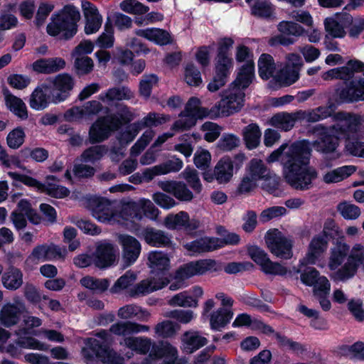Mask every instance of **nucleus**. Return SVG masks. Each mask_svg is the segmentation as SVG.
<instances>
[{
    "mask_svg": "<svg viewBox=\"0 0 364 364\" xmlns=\"http://www.w3.org/2000/svg\"><path fill=\"white\" fill-rule=\"evenodd\" d=\"M207 343V339L197 331H187L181 337V349L192 353Z\"/></svg>",
    "mask_w": 364,
    "mask_h": 364,
    "instance_id": "obj_37",
    "label": "nucleus"
},
{
    "mask_svg": "<svg viewBox=\"0 0 364 364\" xmlns=\"http://www.w3.org/2000/svg\"><path fill=\"white\" fill-rule=\"evenodd\" d=\"M50 103L58 104V102L53 100L51 86L46 82L38 86L30 96L29 105L33 109L43 110Z\"/></svg>",
    "mask_w": 364,
    "mask_h": 364,
    "instance_id": "obj_26",
    "label": "nucleus"
},
{
    "mask_svg": "<svg viewBox=\"0 0 364 364\" xmlns=\"http://www.w3.org/2000/svg\"><path fill=\"white\" fill-rule=\"evenodd\" d=\"M311 147L313 143L305 140L290 146L284 144L267 157V161L273 163L280 160L288 183L296 189H309L318 176L316 170L309 166Z\"/></svg>",
    "mask_w": 364,
    "mask_h": 364,
    "instance_id": "obj_1",
    "label": "nucleus"
},
{
    "mask_svg": "<svg viewBox=\"0 0 364 364\" xmlns=\"http://www.w3.org/2000/svg\"><path fill=\"white\" fill-rule=\"evenodd\" d=\"M168 304L172 306L196 307L198 301L189 295L187 291H183L172 296L168 301Z\"/></svg>",
    "mask_w": 364,
    "mask_h": 364,
    "instance_id": "obj_54",
    "label": "nucleus"
},
{
    "mask_svg": "<svg viewBox=\"0 0 364 364\" xmlns=\"http://www.w3.org/2000/svg\"><path fill=\"white\" fill-rule=\"evenodd\" d=\"M134 93L127 87H112L99 95V99L105 104L111 105L117 101L130 100Z\"/></svg>",
    "mask_w": 364,
    "mask_h": 364,
    "instance_id": "obj_34",
    "label": "nucleus"
},
{
    "mask_svg": "<svg viewBox=\"0 0 364 364\" xmlns=\"http://www.w3.org/2000/svg\"><path fill=\"white\" fill-rule=\"evenodd\" d=\"M233 315L232 310L228 308H219L216 311H213L208 317L210 328L220 331L230 323Z\"/></svg>",
    "mask_w": 364,
    "mask_h": 364,
    "instance_id": "obj_39",
    "label": "nucleus"
},
{
    "mask_svg": "<svg viewBox=\"0 0 364 364\" xmlns=\"http://www.w3.org/2000/svg\"><path fill=\"white\" fill-rule=\"evenodd\" d=\"M126 347L140 354H149L144 358L141 364H156L161 358H175L178 355L177 349L168 343L156 345L147 337H129L124 340Z\"/></svg>",
    "mask_w": 364,
    "mask_h": 364,
    "instance_id": "obj_6",
    "label": "nucleus"
},
{
    "mask_svg": "<svg viewBox=\"0 0 364 364\" xmlns=\"http://www.w3.org/2000/svg\"><path fill=\"white\" fill-rule=\"evenodd\" d=\"M183 80L189 86L199 87L203 84V78L199 69L193 63H188L183 69Z\"/></svg>",
    "mask_w": 364,
    "mask_h": 364,
    "instance_id": "obj_50",
    "label": "nucleus"
},
{
    "mask_svg": "<svg viewBox=\"0 0 364 364\" xmlns=\"http://www.w3.org/2000/svg\"><path fill=\"white\" fill-rule=\"evenodd\" d=\"M355 171L356 167L352 165L340 166L323 171L321 180L326 184L337 183L350 176Z\"/></svg>",
    "mask_w": 364,
    "mask_h": 364,
    "instance_id": "obj_33",
    "label": "nucleus"
},
{
    "mask_svg": "<svg viewBox=\"0 0 364 364\" xmlns=\"http://www.w3.org/2000/svg\"><path fill=\"white\" fill-rule=\"evenodd\" d=\"M334 126H335V124L333 127L328 128V129L322 127V130H323L322 137L320 141H316L313 143L314 148L316 151L323 152V153L333 152L336 149V148L338 145V141L341 139H347L346 144V151L353 156L364 157V143L358 141H351L350 140L351 137L353 138L355 136H358L356 134H355L354 136L350 135L349 136L341 137V138L338 139H337V145H336L335 149L332 150L331 151H321L317 149L318 144L323 145L326 144V145H328L331 140L335 138V133L331 132V130L333 128Z\"/></svg>",
    "mask_w": 364,
    "mask_h": 364,
    "instance_id": "obj_18",
    "label": "nucleus"
},
{
    "mask_svg": "<svg viewBox=\"0 0 364 364\" xmlns=\"http://www.w3.org/2000/svg\"><path fill=\"white\" fill-rule=\"evenodd\" d=\"M277 29L281 33L296 37L304 35L306 31L303 26L290 21H281L277 26Z\"/></svg>",
    "mask_w": 364,
    "mask_h": 364,
    "instance_id": "obj_55",
    "label": "nucleus"
},
{
    "mask_svg": "<svg viewBox=\"0 0 364 364\" xmlns=\"http://www.w3.org/2000/svg\"><path fill=\"white\" fill-rule=\"evenodd\" d=\"M55 178L53 176H48L47 181L43 185V191L41 193H46L47 195L54 197L62 198L66 197L69 195V190L58 184L55 182H50V181H54Z\"/></svg>",
    "mask_w": 364,
    "mask_h": 364,
    "instance_id": "obj_51",
    "label": "nucleus"
},
{
    "mask_svg": "<svg viewBox=\"0 0 364 364\" xmlns=\"http://www.w3.org/2000/svg\"><path fill=\"white\" fill-rule=\"evenodd\" d=\"M233 327L250 326L252 329L260 331L264 333H270L273 332L272 328L264 323L262 321L252 318L247 314H240L237 315L232 323Z\"/></svg>",
    "mask_w": 364,
    "mask_h": 364,
    "instance_id": "obj_40",
    "label": "nucleus"
},
{
    "mask_svg": "<svg viewBox=\"0 0 364 364\" xmlns=\"http://www.w3.org/2000/svg\"><path fill=\"white\" fill-rule=\"evenodd\" d=\"M159 187L164 191L172 194L181 201H191L193 198V193L187 186L181 181H161L158 183Z\"/></svg>",
    "mask_w": 364,
    "mask_h": 364,
    "instance_id": "obj_29",
    "label": "nucleus"
},
{
    "mask_svg": "<svg viewBox=\"0 0 364 364\" xmlns=\"http://www.w3.org/2000/svg\"><path fill=\"white\" fill-rule=\"evenodd\" d=\"M143 237L145 241L151 246L165 247L171 244V239L168 235L161 230H155L152 228L144 229Z\"/></svg>",
    "mask_w": 364,
    "mask_h": 364,
    "instance_id": "obj_41",
    "label": "nucleus"
},
{
    "mask_svg": "<svg viewBox=\"0 0 364 364\" xmlns=\"http://www.w3.org/2000/svg\"><path fill=\"white\" fill-rule=\"evenodd\" d=\"M245 161V156L243 154H237L234 161L229 156L221 158L214 168L215 179L219 184L229 183L235 173V168L238 170Z\"/></svg>",
    "mask_w": 364,
    "mask_h": 364,
    "instance_id": "obj_16",
    "label": "nucleus"
},
{
    "mask_svg": "<svg viewBox=\"0 0 364 364\" xmlns=\"http://www.w3.org/2000/svg\"><path fill=\"white\" fill-rule=\"evenodd\" d=\"M218 262L211 259H203L188 262L181 266L176 272V282L170 285V289L177 290L183 287V281L194 276L203 275L207 273L220 270Z\"/></svg>",
    "mask_w": 364,
    "mask_h": 364,
    "instance_id": "obj_9",
    "label": "nucleus"
},
{
    "mask_svg": "<svg viewBox=\"0 0 364 364\" xmlns=\"http://www.w3.org/2000/svg\"><path fill=\"white\" fill-rule=\"evenodd\" d=\"M97 338H90L82 350L86 364H125L124 358L107 346L112 342L110 334L101 331Z\"/></svg>",
    "mask_w": 364,
    "mask_h": 364,
    "instance_id": "obj_5",
    "label": "nucleus"
},
{
    "mask_svg": "<svg viewBox=\"0 0 364 364\" xmlns=\"http://www.w3.org/2000/svg\"><path fill=\"white\" fill-rule=\"evenodd\" d=\"M80 14L74 6H64L52 14L46 26L47 33L60 40H69L77 32Z\"/></svg>",
    "mask_w": 364,
    "mask_h": 364,
    "instance_id": "obj_7",
    "label": "nucleus"
},
{
    "mask_svg": "<svg viewBox=\"0 0 364 364\" xmlns=\"http://www.w3.org/2000/svg\"><path fill=\"white\" fill-rule=\"evenodd\" d=\"M337 210L346 220H356L361 214L358 206L346 200L338 204Z\"/></svg>",
    "mask_w": 364,
    "mask_h": 364,
    "instance_id": "obj_52",
    "label": "nucleus"
},
{
    "mask_svg": "<svg viewBox=\"0 0 364 364\" xmlns=\"http://www.w3.org/2000/svg\"><path fill=\"white\" fill-rule=\"evenodd\" d=\"M46 83L51 86L53 100L60 103L69 96L74 86V80L69 74L62 73L50 78Z\"/></svg>",
    "mask_w": 364,
    "mask_h": 364,
    "instance_id": "obj_22",
    "label": "nucleus"
},
{
    "mask_svg": "<svg viewBox=\"0 0 364 364\" xmlns=\"http://www.w3.org/2000/svg\"><path fill=\"white\" fill-rule=\"evenodd\" d=\"M119 8L129 14L141 15L148 12L149 7L136 0H124L119 4Z\"/></svg>",
    "mask_w": 364,
    "mask_h": 364,
    "instance_id": "obj_57",
    "label": "nucleus"
},
{
    "mask_svg": "<svg viewBox=\"0 0 364 364\" xmlns=\"http://www.w3.org/2000/svg\"><path fill=\"white\" fill-rule=\"evenodd\" d=\"M164 316L176 320L181 323L186 324L195 318L193 311L175 309L166 312Z\"/></svg>",
    "mask_w": 364,
    "mask_h": 364,
    "instance_id": "obj_62",
    "label": "nucleus"
},
{
    "mask_svg": "<svg viewBox=\"0 0 364 364\" xmlns=\"http://www.w3.org/2000/svg\"><path fill=\"white\" fill-rule=\"evenodd\" d=\"M117 248L110 242L104 241L97 244L93 255V264L98 268H107L116 262Z\"/></svg>",
    "mask_w": 364,
    "mask_h": 364,
    "instance_id": "obj_24",
    "label": "nucleus"
},
{
    "mask_svg": "<svg viewBox=\"0 0 364 364\" xmlns=\"http://www.w3.org/2000/svg\"><path fill=\"white\" fill-rule=\"evenodd\" d=\"M184 247L190 255H194L223 247V243L219 238L205 237L187 242Z\"/></svg>",
    "mask_w": 364,
    "mask_h": 364,
    "instance_id": "obj_30",
    "label": "nucleus"
},
{
    "mask_svg": "<svg viewBox=\"0 0 364 364\" xmlns=\"http://www.w3.org/2000/svg\"><path fill=\"white\" fill-rule=\"evenodd\" d=\"M328 267L335 281H346L356 274L360 267L364 271V245L355 243L350 250L345 242H337L330 250Z\"/></svg>",
    "mask_w": 364,
    "mask_h": 364,
    "instance_id": "obj_2",
    "label": "nucleus"
},
{
    "mask_svg": "<svg viewBox=\"0 0 364 364\" xmlns=\"http://www.w3.org/2000/svg\"><path fill=\"white\" fill-rule=\"evenodd\" d=\"M89 208L93 218L98 222L109 225L120 224L119 208L109 200L105 198L94 199Z\"/></svg>",
    "mask_w": 364,
    "mask_h": 364,
    "instance_id": "obj_13",
    "label": "nucleus"
},
{
    "mask_svg": "<svg viewBox=\"0 0 364 364\" xmlns=\"http://www.w3.org/2000/svg\"><path fill=\"white\" fill-rule=\"evenodd\" d=\"M119 223L122 225H127L136 220L142 219V213L140 209L139 200L124 201L118 207Z\"/></svg>",
    "mask_w": 364,
    "mask_h": 364,
    "instance_id": "obj_31",
    "label": "nucleus"
},
{
    "mask_svg": "<svg viewBox=\"0 0 364 364\" xmlns=\"http://www.w3.org/2000/svg\"><path fill=\"white\" fill-rule=\"evenodd\" d=\"M252 82V67L237 75L228 89L223 91L221 100L210 109L211 118L228 117L239 112L244 105L245 92Z\"/></svg>",
    "mask_w": 364,
    "mask_h": 364,
    "instance_id": "obj_3",
    "label": "nucleus"
},
{
    "mask_svg": "<svg viewBox=\"0 0 364 364\" xmlns=\"http://www.w3.org/2000/svg\"><path fill=\"white\" fill-rule=\"evenodd\" d=\"M135 34L160 46L166 45L171 41L170 33L161 28L138 29L135 31Z\"/></svg>",
    "mask_w": 364,
    "mask_h": 364,
    "instance_id": "obj_35",
    "label": "nucleus"
},
{
    "mask_svg": "<svg viewBox=\"0 0 364 364\" xmlns=\"http://www.w3.org/2000/svg\"><path fill=\"white\" fill-rule=\"evenodd\" d=\"M80 284L91 291L102 293L108 289L109 281L107 279H99L87 275L80 279Z\"/></svg>",
    "mask_w": 364,
    "mask_h": 364,
    "instance_id": "obj_48",
    "label": "nucleus"
},
{
    "mask_svg": "<svg viewBox=\"0 0 364 364\" xmlns=\"http://www.w3.org/2000/svg\"><path fill=\"white\" fill-rule=\"evenodd\" d=\"M261 131L257 124H250L242 130L243 139L248 149H254L260 142Z\"/></svg>",
    "mask_w": 364,
    "mask_h": 364,
    "instance_id": "obj_44",
    "label": "nucleus"
},
{
    "mask_svg": "<svg viewBox=\"0 0 364 364\" xmlns=\"http://www.w3.org/2000/svg\"><path fill=\"white\" fill-rule=\"evenodd\" d=\"M266 245L277 257L289 259L293 256V240L277 229L269 230L264 237Z\"/></svg>",
    "mask_w": 364,
    "mask_h": 364,
    "instance_id": "obj_12",
    "label": "nucleus"
},
{
    "mask_svg": "<svg viewBox=\"0 0 364 364\" xmlns=\"http://www.w3.org/2000/svg\"><path fill=\"white\" fill-rule=\"evenodd\" d=\"M137 275L135 272L127 271L124 274L121 276L114 284L111 288L112 293H119L127 289L136 280Z\"/></svg>",
    "mask_w": 364,
    "mask_h": 364,
    "instance_id": "obj_56",
    "label": "nucleus"
},
{
    "mask_svg": "<svg viewBox=\"0 0 364 364\" xmlns=\"http://www.w3.org/2000/svg\"><path fill=\"white\" fill-rule=\"evenodd\" d=\"M181 176L196 193H200L201 192L203 186L196 169L187 166L181 173Z\"/></svg>",
    "mask_w": 364,
    "mask_h": 364,
    "instance_id": "obj_58",
    "label": "nucleus"
},
{
    "mask_svg": "<svg viewBox=\"0 0 364 364\" xmlns=\"http://www.w3.org/2000/svg\"><path fill=\"white\" fill-rule=\"evenodd\" d=\"M5 105L7 109L15 116L21 119H26L28 118V109L23 101L12 95L8 91L4 92Z\"/></svg>",
    "mask_w": 364,
    "mask_h": 364,
    "instance_id": "obj_38",
    "label": "nucleus"
},
{
    "mask_svg": "<svg viewBox=\"0 0 364 364\" xmlns=\"http://www.w3.org/2000/svg\"><path fill=\"white\" fill-rule=\"evenodd\" d=\"M246 174L254 180L258 181L260 180H268L270 176V171L266 167L264 162L258 159H252L247 167Z\"/></svg>",
    "mask_w": 364,
    "mask_h": 364,
    "instance_id": "obj_42",
    "label": "nucleus"
},
{
    "mask_svg": "<svg viewBox=\"0 0 364 364\" xmlns=\"http://www.w3.org/2000/svg\"><path fill=\"white\" fill-rule=\"evenodd\" d=\"M3 286L9 290H16L23 284V274L16 268H11L1 277Z\"/></svg>",
    "mask_w": 364,
    "mask_h": 364,
    "instance_id": "obj_47",
    "label": "nucleus"
},
{
    "mask_svg": "<svg viewBox=\"0 0 364 364\" xmlns=\"http://www.w3.org/2000/svg\"><path fill=\"white\" fill-rule=\"evenodd\" d=\"M158 78L154 75H144L139 82V94L145 99H148L151 90L156 85Z\"/></svg>",
    "mask_w": 364,
    "mask_h": 364,
    "instance_id": "obj_63",
    "label": "nucleus"
},
{
    "mask_svg": "<svg viewBox=\"0 0 364 364\" xmlns=\"http://www.w3.org/2000/svg\"><path fill=\"white\" fill-rule=\"evenodd\" d=\"M233 67L232 55H218L216 57L215 74L213 80L208 85V89L210 92H215L223 87L226 82V78L230 73Z\"/></svg>",
    "mask_w": 364,
    "mask_h": 364,
    "instance_id": "obj_19",
    "label": "nucleus"
},
{
    "mask_svg": "<svg viewBox=\"0 0 364 364\" xmlns=\"http://www.w3.org/2000/svg\"><path fill=\"white\" fill-rule=\"evenodd\" d=\"M188 222V215L184 211L177 214H169L164 220V225L171 230L185 228Z\"/></svg>",
    "mask_w": 364,
    "mask_h": 364,
    "instance_id": "obj_53",
    "label": "nucleus"
},
{
    "mask_svg": "<svg viewBox=\"0 0 364 364\" xmlns=\"http://www.w3.org/2000/svg\"><path fill=\"white\" fill-rule=\"evenodd\" d=\"M65 66V61L61 58H43L35 61L32 68L34 71L40 73H56Z\"/></svg>",
    "mask_w": 364,
    "mask_h": 364,
    "instance_id": "obj_36",
    "label": "nucleus"
},
{
    "mask_svg": "<svg viewBox=\"0 0 364 364\" xmlns=\"http://www.w3.org/2000/svg\"><path fill=\"white\" fill-rule=\"evenodd\" d=\"M23 310V305L20 303L4 304L0 311V323L6 327L16 324Z\"/></svg>",
    "mask_w": 364,
    "mask_h": 364,
    "instance_id": "obj_32",
    "label": "nucleus"
},
{
    "mask_svg": "<svg viewBox=\"0 0 364 364\" xmlns=\"http://www.w3.org/2000/svg\"><path fill=\"white\" fill-rule=\"evenodd\" d=\"M121 119L118 116H108L99 118L90 127V139L92 142H100L108 138L110 134L117 129L122 122L132 119V114L128 108H122Z\"/></svg>",
    "mask_w": 364,
    "mask_h": 364,
    "instance_id": "obj_10",
    "label": "nucleus"
},
{
    "mask_svg": "<svg viewBox=\"0 0 364 364\" xmlns=\"http://www.w3.org/2000/svg\"><path fill=\"white\" fill-rule=\"evenodd\" d=\"M301 282L310 287H314V295L328 294L331 284L325 276H321L314 267L307 269L301 274Z\"/></svg>",
    "mask_w": 364,
    "mask_h": 364,
    "instance_id": "obj_25",
    "label": "nucleus"
},
{
    "mask_svg": "<svg viewBox=\"0 0 364 364\" xmlns=\"http://www.w3.org/2000/svg\"><path fill=\"white\" fill-rule=\"evenodd\" d=\"M258 72L259 75L264 80H268L273 77L275 80V64L272 55L267 53H263L260 55L258 60Z\"/></svg>",
    "mask_w": 364,
    "mask_h": 364,
    "instance_id": "obj_46",
    "label": "nucleus"
},
{
    "mask_svg": "<svg viewBox=\"0 0 364 364\" xmlns=\"http://www.w3.org/2000/svg\"><path fill=\"white\" fill-rule=\"evenodd\" d=\"M339 102L364 101V79L353 80L346 87L336 91Z\"/></svg>",
    "mask_w": 364,
    "mask_h": 364,
    "instance_id": "obj_28",
    "label": "nucleus"
},
{
    "mask_svg": "<svg viewBox=\"0 0 364 364\" xmlns=\"http://www.w3.org/2000/svg\"><path fill=\"white\" fill-rule=\"evenodd\" d=\"M247 253L250 257L259 266L261 270L272 275L284 276L287 274V269L282 264L272 262L268 254L262 248L256 245L247 247Z\"/></svg>",
    "mask_w": 364,
    "mask_h": 364,
    "instance_id": "obj_14",
    "label": "nucleus"
},
{
    "mask_svg": "<svg viewBox=\"0 0 364 364\" xmlns=\"http://www.w3.org/2000/svg\"><path fill=\"white\" fill-rule=\"evenodd\" d=\"M240 141L237 136L233 134H224L217 143V147L222 151H228L237 147Z\"/></svg>",
    "mask_w": 364,
    "mask_h": 364,
    "instance_id": "obj_64",
    "label": "nucleus"
},
{
    "mask_svg": "<svg viewBox=\"0 0 364 364\" xmlns=\"http://www.w3.org/2000/svg\"><path fill=\"white\" fill-rule=\"evenodd\" d=\"M81 6L85 18V33L87 35L97 33L102 23V15L97 8L88 1H82Z\"/></svg>",
    "mask_w": 364,
    "mask_h": 364,
    "instance_id": "obj_27",
    "label": "nucleus"
},
{
    "mask_svg": "<svg viewBox=\"0 0 364 364\" xmlns=\"http://www.w3.org/2000/svg\"><path fill=\"white\" fill-rule=\"evenodd\" d=\"M170 117L168 115L158 114L155 112L149 113L146 117L139 122L129 125L128 130L123 133L120 141L126 143L132 141L138 134L139 131L144 127H156L169 121Z\"/></svg>",
    "mask_w": 364,
    "mask_h": 364,
    "instance_id": "obj_20",
    "label": "nucleus"
},
{
    "mask_svg": "<svg viewBox=\"0 0 364 364\" xmlns=\"http://www.w3.org/2000/svg\"><path fill=\"white\" fill-rule=\"evenodd\" d=\"M209 117L211 118L210 109L200 107V100L191 97L186 105L185 110L181 114L180 119L173 125L171 130L181 132L195 125L197 119Z\"/></svg>",
    "mask_w": 364,
    "mask_h": 364,
    "instance_id": "obj_11",
    "label": "nucleus"
},
{
    "mask_svg": "<svg viewBox=\"0 0 364 364\" xmlns=\"http://www.w3.org/2000/svg\"><path fill=\"white\" fill-rule=\"evenodd\" d=\"M328 245V240L325 235H315L311 240L306 256L300 261L301 265L317 264L323 268L325 264L323 262L324 253Z\"/></svg>",
    "mask_w": 364,
    "mask_h": 364,
    "instance_id": "obj_17",
    "label": "nucleus"
},
{
    "mask_svg": "<svg viewBox=\"0 0 364 364\" xmlns=\"http://www.w3.org/2000/svg\"><path fill=\"white\" fill-rule=\"evenodd\" d=\"M117 241L122 249V261L125 267L134 264L138 259L141 246L140 242L133 236L127 234H119Z\"/></svg>",
    "mask_w": 364,
    "mask_h": 364,
    "instance_id": "obj_23",
    "label": "nucleus"
},
{
    "mask_svg": "<svg viewBox=\"0 0 364 364\" xmlns=\"http://www.w3.org/2000/svg\"><path fill=\"white\" fill-rule=\"evenodd\" d=\"M353 16L349 14L341 12L336 13L333 16L324 19L325 31L328 35L333 38H342L346 34V28L352 22Z\"/></svg>",
    "mask_w": 364,
    "mask_h": 364,
    "instance_id": "obj_21",
    "label": "nucleus"
},
{
    "mask_svg": "<svg viewBox=\"0 0 364 364\" xmlns=\"http://www.w3.org/2000/svg\"><path fill=\"white\" fill-rule=\"evenodd\" d=\"M303 65L301 56L297 53H289L286 56V65L275 74V81L280 86H289L299 78V69Z\"/></svg>",
    "mask_w": 364,
    "mask_h": 364,
    "instance_id": "obj_15",
    "label": "nucleus"
},
{
    "mask_svg": "<svg viewBox=\"0 0 364 364\" xmlns=\"http://www.w3.org/2000/svg\"><path fill=\"white\" fill-rule=\"evenodd\" d=\"M298 119V112L294 114L282 112L274 115L270 119V124L277 128L288 131L294 127Z\"/></svg>",
    "mask_w": 364,
    "mask_h": 364,
    "instance_id": "obj_45",
    "label": "nucleus"
},
{
    "mask_svg": "<svg viewBox=\"0 0 364 364\" xmlns=\"http://www.w3.org/2000/svg\"><path fill=\"white\" fill-rule=\"evenodd\" d=\"M274 10L272 5L266 0H257L251 4L252 14L259 17H270L273 14Z\"/></svg>",
    "mask_w": 364,
    "mask_h": 364,
    "instance_id": "obj_59",
    "label": "nucleus"
},
{
    "mask_svg": "<svg viewBox=\"0 0 364 364\" xmlns=\"http://www.w3.org/2000/svg\"><path fill=\"white\" fill-rule=\"evenodd\" d=\"M235 58L237 62H245V64L240 69L237 75L242 72L246 71V68L252 67V80L255 77V63L252 58V54L249 48L245 46H238L236 48Z\"/></svg>",
    "mask_w": 364,
    "mask_h": 364,
    "instance_id": "obj_49",
    "label": "nucleus"
},
{
    "mask_svg": "<svg viewBox=\"0 0 364 364\" xmlns=\"http://www.w3.org/2000/svg\"><path fill=\"white\" fill-rule=\"evenodd\" d=\"M335 126L331 130L335 133V138L331 139L328 145L318 144L317 149L321 151H331L334 150L337 145V139L350 135L363 136L364 134V119L356 114L347 112H338L333 116Z\"/></svg>",
    "mask_w": 364,
    "mask_h": 364,
    "instance_id": "obj_8",
    "label": "nucleus"
},
{
    "mask_svg": "<svg viewBox=\"0 0 364 364\" xmlns=\"http://www.w3.org/2000/svg\"><path fill=\"white\" fill-rule=\"evenodd\" d=\"M107 149L102 146H95L86 149L81 155V160L87 163H95L102 159Z\"/></svg>",
    "mask_w": 364,
    "mask_h": 364,
    "instance_id": "obj_61",
    "label": "nucleus"
},
{
    "mask_svg": "<svg viewBox=\"0 0 364 364\" xmlns=\"http://www.w3.org/2000/svg\"><path fill=\"white\" fill-rule=\"evenodd\" d=\"M331 105L319 107L309 112H298L299 119H305L306 122H316L330 117L333 112Z\"/></svg>",
    "mask_w": 364,
    "mask_h": 364,
    "instance_id": "obj_43",
    "label": "nucleus"
},
{
    "mask_svg": "<svg viewBox=\"0 0 364 364\" xmlns=\"http://www.w3.org/2000/svg\"><path fill=\"white\" fill-rule=\"evenodd\" d=\"M148 266L151 276L141 280L130 289L132 296H145L164 288L169 283L170 258L161 251H151L148 255Z\"/></svg>",
    "mask_w": 364,
    "mask_h": 364,
    "instance_id": "obj_4",
    "label": "nucleus"
},
{
    "mask_svg": "<svg viewBox=\"0 0 364 364\" xmlns=\"http://www.w3.org/2000/svg\"><path fill=\"white\" fill-rule=\"evenodd\" d=\"M178 329L179 326L171 321H161L154 328L156 335L163 338L173 336Z\"/></svg>",
    "mask_w": 364,
    "mask_h": 364,
    "instance_id": "obj_60",
    "label": "nucleus"
}]
</instances>
